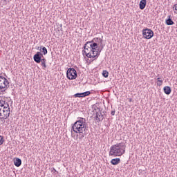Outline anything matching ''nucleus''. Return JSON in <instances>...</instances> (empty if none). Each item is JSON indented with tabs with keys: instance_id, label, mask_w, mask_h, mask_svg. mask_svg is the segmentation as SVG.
Returning <instances> with one entry per match:
<instances>
[{
	"instance_id": "obj_24",
	"label": "nucleus",
	"mask_w": 177,
	"mask_h": 177,
	"mask_svg": "<svg viewBox=\"0 0 177 177\" xmlns=\"http://www.w3.org/2000/svg\"><path fill=\"white\" fill-rule=\"evenodd\" d=\"M3 142H5V140L3 139V136H0V146H1V145H3Z\"/></svg>"
},
{
	"instance_id": "obj_12",
	"label": "nucleus",
	"mask_w": 177,
	"mask_h": 177,
	"mask_svg": "<svg viewBox=\"0 0 177 177\" xmlns=\"http://www.w3.org/2000/svg\"><path fill=\"white\" fill-rule=\"evenodd\" d=\"M14 165H15V167H20L21 165V159L19 158H15Z\"/></svg>"
},
{
	"instance_id": "obj_33",
	"label": "nucleus",
	"mask_w": 177,
	"mask_h": 177,
	"mask_svg": "<svg viewBox=\"0 0 177 177\" xmlns=\"http://www.w3.org/2000/svg\"><path fill=\"white\" fill-rule=\"evenodd\" d=\"M156 80H157V81H161V80H160V77H158V78L156 79Z\"/></svg>"
},
{
	"instance_id": "obj_11",
	"label": "nucleus",
	"mask_w": 177,
	"mask_h": 177,
	"mask_svg": "<svg viewBox=\"0 0 177 177\" xmlns=\"http://www.w3.org/2000/svg\"><path fill=\"white\" fill-rule=\"evenodd\" d=\"M86 44H89V46L95 51L96 50V49H97V43L93 42V40L91 41H87Z\"/></svg>"
},
{
	"instance_id": "obj_30",
	"label": "nucleus",
	"mask_w": 177,
	"mask_h": 177,
	"mask_svg": "<svg viewBox=\"0 0 177 177\" xmlns=\"http://www.w3.org/2000/svg\"><path fill=\"white\" fill-rule=\"evenodd\" d=\"M111 115H115V109H114L113 111H111Z\"/></svg>"
},
{
	"instance_id": "obj_4",
	"label": "nucleus",
	"mask_w": 177,
	"mask_h": 177,
	"mask_svg": "<svg viewBox=\"0 0 177 177\" xmlns=\"http://www.w3.org/2000/svg\"><path fill=\"white\" fill-rule=\"evenodd\" d=\"M68 80H75L77 78V71L74 68H69L66 71Z\"/></svg>"
},
{
	"instance_id": "obj_25",
	"label": "nucleus",
	"mask_w": 177,
	"mask_h": 177,
	"mask_svg": "<svg viewBox=\"0 0 177 177\" xmlns=\"http://www.w3.org/2000/svg\"><path fill=\"white\" fill-rule=\"evenodd\" d=\"M173 10H175L174 13H176L177 15V4L174 5Z\"/></svg>"
},
{
	"instance_id": "obj_28",
	"label": "nucleus",
	"mask_w": 177,
	"mask_h": 177,
	"mask_svg": "<svg viewBox=\"0 0 177 177\" xmlns=\"http://www.w3.org/2000/svg\"><path fill=\"white\" fill-rule=\"evenodd\" d=\"M100 39H102L101 38L97 37V38H94L93 41H95V42H99V41H100Z\"/></svg>"
},
{
	"instance_id": "obj_5",
	"label": "nucleus",
	"mask_w": 177,
	"mask_h": 177,
	"mask_svg": "<svg viewBox=\"0 0 177 177\" xmlns=\"http://www.w3.org/2000/svg\"><path fill=\"white\" fill-rule=\"evenodd\" d=\"M154 35V32L149 28H145L142 30V36L145 39H151Z\"/></svg>"
},
{
	"instance_id": "obj_3",
	"label": "nucleus",
	"mask_w": 177,
	"mask_h": 177,
	"mask_svg": "<svg viewBox=\"0 0 177 177\" xmlns=\"http://www.w3.org/2000/svg\"><path fill=\"white\" fill-rule=\"evenodd\" d=\"M95 50L91 48L89 43H86L83 47V56H86L88 59H95Z\"/></svg>"
},
{
	"instance_id": "obj_15",
	"label": "nucleus",
	"mask_w": 177,
	"mask_h": 177,
	"mask_svg": "<svg viewBox=\"0 0 177 177\" xmlns=\"http://www.w3.org/2000/svg\"><path fill=\"white\" fill-rule=\"evenodd\" d=\"M120 162H121V159L120 158H114L111 161V164H112V165H118Z\"/></svg>"
},
{
	"instance_id": "obj_20",
	"label": "nucleus",
	"mask_w": 177,
	"mask_h": 177,
	"mask_svg": "<svg viewBox=\"0 0 177 177\" xmlns=\"http://www.w3.org/2000/svg\"><path fill=\"white\" fill-rule=\"evenodd\" d=\"M102 75L104 78H107L109 77V72L107 71H103Z\"/></svg>"
},
{
	"instance_id": "obj_7",
	"label": "nucleus",
	"mask_w": 177,
	"mask_h": 177,
	"mask_svg": "<svg viewBox=\"0 0 177 177\" xmlns=\"http://www.w3.org/2000/svg\"><path fill=\"white\" fill-rule=\"evenodd\" d=\"M10 115V111H6L2 109L0 111V120L3 121L4 120H8V118Z\"/></svg>"
},
{
	"instance_id": "obj_29",
	"label": "nucleus",
	"mask_w": 177,
	"mask_h": 177,
	"mask_svg": "<svg viewBox=\"0 0 177 177\" xmlns=\"http://www.w3.org/2000/svg\"><path fill=\"white\" fill-rule=\"evenodd\" d=\"M3 92H5V90H1L0 89V97H2V95H3Z\"/></svg>"
},
{
	"instance_id": "obj_21",
	"label": "nucleus",
	"mask_w": 177,
	"mask_h": 177,
	"mask_svg": "<svg viewBox=\"0 0 177 177\" xmlns=\"http://www.w3.org/2000/svg\"><path fill=\"white\" fill-rule=\"evenodd\" d=\"M100 49L104 48V45L103 44V39H100Z\"/></svg>"
},
{
	"instance_id": "obj_14",
	"label": "nucleus",
	"mask_w": 177,
	"mask_h": 177,
	"mask_svg": "<svg viewBox=\"0 0 177 177\" xmlns=\"http://www.w3.org/2000/svg\"><path fill=\"white\" fill-rule=\"evenodd\" d=\"M102 50H103V49L99 48H96V50L95 52L94 56V60H96V59H97L99 57V56H100V53L102 52Z\"/></svg>"
},
{
	"instance_id": "obj_32",
	"label": "nucleus",
	"mask_w": 177,
	"mask_h": 177,
	"mask_svg": "<svg viewBox=\"0 0 177 177\" xmlns=\"http://www.w3.org/2000/svg\"><path fill=\"white\" fill-rule=\"evenodd\" d=\"M36 49H37V50H41V47H39V46L36 47Z\"/></svg>"
},
{
	"instance_id": "obj_6",
	"label": "nucleus",
	"mask_w": 177,
	"mask_h": 177,
	"mask_svg": "<svg viewBox=\"0 0 177 177\" xmlns=\"http://www.w3.org/2000/svg\"><path fill=\"white\" fill-rule=\"evenodd\" d=\"M1 107H3V110H6V111H10L9 104L6 102V101L5 100V98L3 99L0 98V111H1L2 110Z\"/></svg>"
},
{
	"instance_id": "obj_31",
	"label": "nucleus",
	"mask_w": 177,
	"mask_h": 177,
	"mask_svg": "<svg viewBox=\"0 0 177 177\" xmlns=\"http://www.w3.org/2000/svg\"><path fill=\"white\" fill-rule=\"evenodd\" d=\"M163 89H171V87L167 86L163 88Z\"/></svg>"
},
{
	"instance_id": "obj_10",
	"label": "nucleus",
	"mask_w": 177,
	"mask_h": 177,
	"mask_svg": "<svg viewBox=\"0 0 177 177\" xmlns=\"http://www.w3.org/2000/svg\"><path fill=\"white\" fill-rule=\"evenodd\" d=\"M95 120L97 122H100V121H103V120H104V115H102V112H97Z\"/></svg>"
},
{
	"instance_id": "obj_17",
	"label": "nucleus",
	"mask_w": 177,
	"mask_h": 177,
	"mask_svg": "<svg viewBox=\"0 0 177 177\" xmlns=\"http://www.w3.org/2000/svg\"><path fill=\"white\" fill-rule=\"evenodd\" d=\"M81 97H86V96H89L91 95V91H85L84 93H80Z\"/></svg>"
},
{
	"instance_id": "obj_26",
	"label": "nucleus",
	"mask_w": 177,
	"mask_h": 177,
	"mask_svg": "<svg viewBox=\"0 0 177 177\" xmlns=\"http://www.w3.org/2000/svg\"><path fill=\"white\" fill-rule=\"evenodd\" d=\"M113 93H115V96H120V93H118V92H117V89H115V90H112Z\"/></svg>"
},
{
	"instance_id": "obj_9",
	"label": "nucleus",
	"mask_w": 177,
	"mask_h": 177,
	"mask_svg": "<svg viewBox=\"0 0 177 177\" xmlns=\"http://www.w3.org/2000/svg\"><path fill=\"white\" fill-rule=\"evenodd\" d=\"M44 57V54L41 53V51H38L36 54L33 56V60L35 63H41L42 58Z\"/></svg>"
},
{
	"instance_id": "obj_8",
	"label": "nucleus",
	"mask_w": 177,
	"mask_h": 177,
	"mask_svg": "<svg viewBox=\"0 0 177 177\" xmlns=\"http://www.w3.org/2000/svg\"><path fill=\"white\" fill-rule=\"evenodd\" d=\"M8 85H9L8 79L5 78L3 76H0V89H5V88H8Z\"/></svg>"
},
{
	"instance_id": "obj_18",
	"label": "nucleus",
	"mask_w": 177,
	"mask_h": 177,
	"mask_svg": "<svg viewBox=\"0 0 177 177\" xmlns=\"http://www.w3.org/2000/svg\"><path fill=\"white\" fill-rule=\"evenodd\" d=\"M41 65L44 67V68H46V59L45 57H43L40 62Z\"/></svg>"
},
{
	"instance_id": "obj_1",
	"label": "nucleus",
	"mask_w": 177,
	"mask_h": 177,
	"mask_svg": "<svg viewBox=\"0 0 177 177\" xmlns=\"http://www.w3.org/2000/svg\"><path fill=\"white\" fill-rule=\"evenodd\" d=\"M77 120L72 126V129L75 133H80L79 139H84L89 133L86 119L78 118Z\"/></svg>"
},
{
	"instance_id": "obj_22",
	"label": "nucleus",
	"mask_w": 177,
	"mask_h": 177,
	"mask_svg": "<svg viewBox=\"0 0 177 177\" xmlns=\"http://www.w3.org/2000/svg\"><path fill=\"white\" fill-rule=\"evenodd\" d=\"M171 89H164V92L166 95H170L171 92Z\"/></svg>"
},
{
	"instance_id": "obj_27",
	"label": "nucleus",
	"mask_w": 177,
	"mask_h": 177,
	"mask_svg": "<svg viewBox=\"0 0 177 177\" xmlns=\"http://www.w3.org/2000/svg\"><path fill=\"white\" fill-rule=\"evenodd\" d=\"M74 97H81V93H77L75 94Z\"/></svg>"
},
{
	"instance_id": "obj_16",
	"label": "nucleus",
	"mask_w": 177,
	"mask_h": 177,
	"mask_svg": "<svg viewBox=\"0 0 177 177\" xmlns=\"http://www.w3.org/2000/svg\"><path fill=\"white\" fill-rule=\"evenodd\" d=\"M165 23L167 26H174V24H175V22L171 19V16H169V18L166 19Z\"/></svg>"
},
{
	"instance_id": "obj_19",
	"label": "nucleus",
	"mask_w": 177,
	"mask_h": 177,
	"mask_svg": "<svg viewBox=\"0 0 177 177\" xmlns=\"http://www.w3.org/2000/svg\"><path fill=\"white\" fill-rule=\"evenodd\" d=\"M41 53H43V55H48V49H46V47L41 46Z\"/></svg>"
},
{
	"instance_id": "obj_34",
	"label": "nucleus",
	"mask_w": 177,
	"mask_h": 177,
	"mask_svg": "<svg viewBox=\"0 0 177 177\" xmlns=\"http://www.w3.org/2000/svg\"><path fill=\"white\" fill-rule=\"evenodd\" d=\"M129 102H132V98H129Z\"/></svg>"
},
{
	"instance_id": "obj_35",
	"label": "nucleus",
	"mask_w": 177,
	"mask_h": 177,
	"mask_svg": "<svg viewBox=\"0 0 177 177\" xmlns=\"http://www.w3.org/2000/svg\"><path fill=\"white\" fill-rule=\"evenodd\" d=\"M63 25L61 24V27Z\"/></svg>"
},
{
	"instance_id": "obj_23",
	"label": "nucleus",
	"mask_w": 177,
	"mask_h": 177,
	"mask_svg": "<svg viewBox=\"0 0 177 177\" xmlns=\"http://www.w3.org/2000/svg\"><path fill=\"white\" fill-rule=\"evenodd\" d=\"M162 82H164L162 80L156 81L158 86H161V85H162Z\"/></svg>"
},
{
	"instance_id": "obj_2",
	"label": "nucleus",
	"mask_w": 177,
	"mask_h": 177,
	"mask_svg": "<svg viewBox=\"0 0 177 177\" xmlns=\"http://www.w3.org/2000/svg\"><path fill=\"white\" fill-rule=\"evenodd\" d=\"M125 149H127V145L124 142L112 145L110 148L109 156L121 157V156L125 154Z\"/></svg>"
},
{
	"instance_id": "obj_13",
	"label": "nucleus",
	"mask_w": 177,
	"mask_h": 177,
	"mask_svg": "<svg viewBox=\"0 0 177 177\" xmlns=\"http://www.w3.org/2000/svg\"><path fill=\"white\" fill-rule=\"evenodd\" d=\"M147 0H141L139 3V8L141 10H143L146 8Z\"/></svg>"
}]
</instances>
